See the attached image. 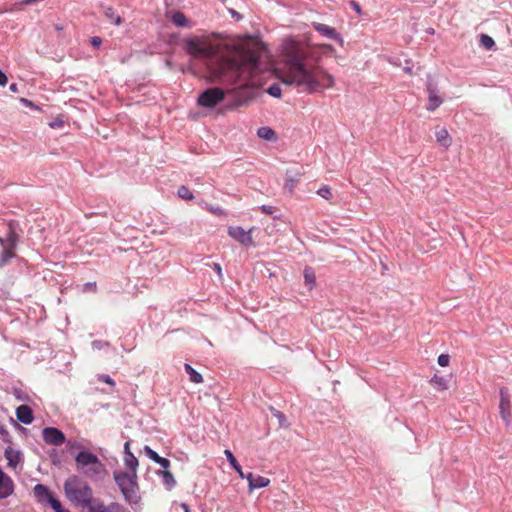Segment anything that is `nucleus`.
Here are the masks:
<instances>
[{"label": "nucleus", "mask_w": 512, "mask_h": 512, "mask_svg": "<svg viewBox=\"0 0 512 512\" xmlns=\"http://www.w3.org/2000/svg\"><path fill=\"white\" fill-rule=\"evenodd\" d=\"M68 512H70V511H68Z\"/></svg>", "instance_id": "4d7b16f0"}, {"label": "nucleus", "mask_w": 512, "mask_h": 512, "mask_svg": "<svg viewBox=\"0 0 512 512\" xmlns=\"http://www.w3.org/2000/svg\"><path fill=\"white\" fill-rule=\"evenodd\" d=\"M6 242L7 241H5V238L0 237V246L2 247V249H5Z\"/></svg>", "instance_id": "3c124183"}, {"label": "nucleus", "mask_w": 512, "mask_h": 512, "mask_svg": "<svg viewBox=\"0 0 512 512\" xmlns=\"http://www.w3.org/2000/svg\"><path fill=\"white\" fill-rule=\"evenodd\" d=\"M21 101H22L23 103H25L26 105H28V106H32V102H30V101H29V100H27V99L22 98V99H21Z\"/></svg>", "instance_id": "864d4df0"}, {"label": "nucleus", "mask_w": 512, "mask_h": 512, "mask_svg": "<svg viewBox=\"0 0 512 512\" xmlns=\"http://www.w3.org/2000/svg\"><path fill=\"white\" fill-rule=\"evenodd\" d=\"M260 209L262 210L263 213L269 215H272L276 211V208L270 205H262Z\"/></svg>", "instance_id": "a19ab883"}, {"label": "nucleus", "mask_w": 512, "mask_h": 512, "mask_svg": "<svg viewBox=\"0 0 512 512\" xmlns=\"http://www.w3.org/2000/svg\"><path fill=\"white\" fill-rule=\"evenodd\" d=\"M257 135L264 139V140H268V141H271V140H275L276 139V134L275 132L270 128V127H267V126H264V127H260L257 131Z\"/></svg>", "instance_id": "5701e85b"}, {"label": "nucleus", "mask_w": 512, "mask_h": 512, "mask_svg": "<svg viewBox=\"0 0 512 512\" xmlns=\"http://www.w3.org/2000/svg\"><path fill=\"white\" fill-rule=\"evenodd\" d=\"M92 347L95 350H101V349H103L105 347H109V343L106 342V341L95 340V341L92 342Z\"/></svg>", "instance_id": "4c0bfd02"}, {"label": "nucleus", "mask_w": 512, "mask_h": 512, "mask_svg": "<svg viewBox=\"0 0 512 512\" xmlns=\"http://www.w3.org/2000/svg\"><path fill=\"white\" fill-rule=\"evenodd\" d=\"M178 196L180 198L184 199V200H191V199H193L192 192L186 186L179 187V189H178Z\"/></svg>", "instance_id": "7c9ffc66"}, {"label": "nucleus", "mask_w": 512, "mask_h": 512, "mask_svg": "<svg viewBox=\"0 0 512 512\" xmlns=\"http://www.w3.org/2000/svg\"><path fill=\"white\" fill-rule=\"evenodd\" d=\"M432 383L435 384L439 389H446L447 388L446 381L443 378L435 376L432 379Z\"/></svg>", "instance_id": "e433bc0d"}, {"label": "nucleus", "mask_w": 512, "mask_h": 512, "mask_svg": "<svg viewBox=\"0 0 512 512\" xmlns=\"http://www.w3.org/2000/svg\"><path fill=\"white\" fill-rule=\"evenodd\" d=\"M244 479L248 480L250 490L264 488L270 484V480L268 478L260 475H254L253 473L246 474Z\"/></svg>", "instance_id": "4468645a"}, {"label": "nucleus", "mask_w": 512, "mask_h": 512, "mask_svg": "<svg viewBox=\"0 0 512 512\" xmlns=\"http://www.w3.org/2000/svg\"><path fill=\"white\" fill-rule=\"evenodd\" d=\"M404 71H405V72H407V73H409V74H411L412 69H411L410 67H408V66H407V67H405V68H404Z\"/></svg>", "instance_id": "5fc2aeb1"}, {"label": "nucleus", "mask_w": 512, "mask_h": 512, "mask_svg": "<svg viewBox=\"0 0 512 512\" xmlns=\"http://www.w3.org/2000/svg\"><path fill=\"white\" fill-rule=\"evenodd\" d=\"M17 419L23 424H31L33 421L32 410L27 405H21L16 410Z\"/></svg>", "instance_id": "dca6fc26"}, {"label": "nucleus", "mask_w": 512, "mask_h": 512, "mask_svg": "<svg viewBox=\"0 0 512 512\" xmlns=\"http://www.w3.org/2000/svg\"><path fill=\"white\" fill-rule=\"evenodd\" d=\"M313 27L322 36H325L335 41L343 42L341 36L337 33V31L334 28L322 23H313Z\"/></svg>", "instance_id": "ddd939ff"}, {"label": "nucleus", "mask_w": 512, "mask_h": 512, "mask_svg": "<svg viewBox=\"0 0 512 512\" xmlns=\"http://www.w3.org/2000/svg\"><path fill=\"white\" fill-rule=\"evenodd\" d=\"M15 257L14 251L10 249H2V253L0 255V268L5 266L12 258Z\"/></svg>", "instance_id": "bb28decb"}, {"label": "nucleus", "mask_w": 512, "mask_h": 512, "mask_svg": "<svg viewBox=\"0 0 512 512\" xmlns=\"http://www.w3.org/2000/svg\"><path fill=\"white\" fill-rule=\"evenodd\" d=\"M75 462L77 469L91 480H102L106 475L105 465L92 452L80 451L75 457Z\"/></svg>", "instance_id": "7ed1b4c3"}, {"label": "nucleus", "mask_w": 512, "mask_h": 512, "mask_svg": "<svg viewBox=\"0 0 512 512\" xmlns=\"http://www.w3.org/2000/svg\"><path fill=\"white\" fill-rule=\"evenodd\" d=\"M69 445H70L71 449H73V448H80L81 447L80 444H78L76 442H74V443L69 442Z\"/></svg>", "instance_id": "603ef678"}, {"label": "nucleus", "mask_w": 512, "mask_h": 512, "mask_svg": "<svg viewBox=\"0 0 512 512\" xmlns=\"http://www.w3.org/2000/svg\"><path fill=\"white\" fill-rule=\"evenodd\" d=\"M14 490L15 484L13 479L0 467V499L10 497L14 493Z\"/></svg>", "instance_id": "f8f14e48"}, {"label": "nucleus", "mask_w": 512, "mask_h": 512, "mask_svg": "<svg viewBox=\"0 0 512 512\" xmlns=\"http://www.w3.org/2000/svg\"><path fill=\"white\" fill-rule=\"evenodd\" d=\"M311 52L310 47L301 43L286 44L283 49V67L277 72L279 80L308 93L332 87L334 78L331 74L317 65L308 64Z\"/></svg>", "instance_id": "f03ea898"}, {"label": "nucleus", "mask_w": 512, "mask_h": 512, "mask_svg": "<svg viewBox=\"0 0 512 512\" xmlns=\"http://www.w3.org/2000/svg\"><path fill=\"white\" fill-rule=\"evenodd\" d=\"M188 54L205 60L211 81L228 85H238L239 99L233 107H240L252 98V92L246 88L252 75L259 66V53L249 43H241L226 55L219 52V45L208 37H190L185 41Z\"/></svg>", "instance_id": "f257e3e1"}, {"label": "nucleus", "mask_w": 512, "mask_h": 512, "mask_svg": "<svg viewBox=\"0 0 512 512\" xmlns=\"http://www.w3.org/2000/svg\"><path fill=\"white\" fill-rule=\"evenodd\" d=\"M125 464L132 471V473H136L138 460L131 452H127V455H125Z\"/></svg>", "instance_id": "a878e982"}, {"label": "nucleus", "mask_w": 512, "mask_h": 512, "mask_svg": "<svg viewBox=\"0 0 512 512\" xmlns=\"http://www.w3.org/2000/svg\"><path fill=\"white\" fill-rule=\"evenodd\" d=\"M114 480L121 490L126 502L137 505L140 502L136 473L119 472L114 474Z\"/></svg>", "instance_id": "39448f33"}, {"label": "nucleus", "mask_w": 512, "mask_h": 512, "mask_svg": "<svg viewBox=\"0 0 512 512\" xmlns=\"http://www.w3.org/2000/svg\"><path fill=\"white\" fill-rule=\"evenodd\" d=\"M171 20L177 27H191L190 21L181 12L173 13Z\"/></svg>", "instance_id": "4be33fe9"}, {"label": "nucleus", "mask_w": 512, "mask_h": 512, "mask_svg": "<svg viewBox=\"0 0 512 512\" xmlns=\"http://www.w3.org/2000/svg\"><path fill=\"white\" fill-rule=\"evenodd\" d=\"M225 98V91L214 87L204 90L198 97V104L205 108H214Z\"/></svg>", "instance_id": "423d86ee"}, {"label": "nucleus", "mask_w": 512, "mask_h": 512, "mask_svg": "<svg viewBox=\"0 0 512 512\" xmlns=\"http://www.w3.org/2000/svg\"><path fill=\"white\" fill-rule=\"evenodd\" d=\"M5 458L8 461V466L15 469L21 462V454L18 451H14L11 448L5 450Z\"/></svg>", "instance_id": "6ab92c4d"}, {"label": "nucleus", "mask_w": 512, "mask_h": 512, "mask_svg": "<svg viewBox=\"0 0 512 512\" xmlns=\"http://www.w3.org/2000/svg\"><path fill=\"white\" fill-rule=\"evenodd\" d=\"M5 241H7L5 248L14 251L15 248H16L17 242H18V235L11 228V226L9 227L8 234H7L6 238H5Z\"/></svg>", "instance_id": "412c9836"}, {"label": "nucleus", "mask_w": 512, "mask_h": 512, "mask_svg": "<svg viewBox=\"0 0 512 512\" xmlns=\"http://www.w3.org/2000/svg\"><path fill=\"white\" fill-rule=\"evenodd\" d=\"M49 504L55 512H62L63 507H62L61 503L56 498L53 497V498L49 499Z\"/></svg>", "instance_id": "f704fd0d"}, {"label": "nucleus", "mask_w": 512, "mask_h": 512, "mask_svg": "<svg viewBox=\"0 0 512 512\" xmlns=\"http://www.w3.org/2000/svg\"><path fill=\"white\" fill-rule=\"evenodd\" d=\"M232 14H233L234 16L239 17V15H238L235 11H232Z\"/></svg>", "instance_id": "6e6d98bb"}, {"label": "nucleus", "mask_w": 512, "mask_h": 512, "mask_svg": "<svg viewBox=\"0 0 512 512\" xmlns=\"http://www.w3.org/2000/svg\"><path fill=\"white\" fill-rule=\"evenodd\" d=\"M435 137L437 143L444 148H448L452 143V139L445 128L437 129L435 132Z\"/></svg>", "instance_id": "a211bd4d"}, {"label": "nucleus", "mask_w": 512, "mask_h": 512, "mask_svg": "<svg viewBox=\"0 0 512 512\" xmlns=\"http://www.w3.org/2000/svg\"><path fill=\"white\" fill-rule=\"evenodd\" d=\"M98 379H99V381L105 382V383H107L109 385H112V386L115 384L114 380L109 375H100L98 377Z\"/></svg>", "instance_id": "79ce46f5"}, {"label": "nucleus", "mask_w": 512, "mask_h": 512, "mask_svg": "<svg viewBox=\"0 0 512 512\" xmlns=\"http://www.w3.org/2000/svg\"><path fill=\"white\" fill-rule=\"evenodd\" d=\"M179 507L182 509V512H190L189 506L186 503H181Z\"/></svg>", "instance_id": "49530a36"}, {"label": "nucleus", "mask_w": 512, "mask_h": 512, "mask_svg": "<svg viewBox=\"0 0 512 512\" xmlns=\"http://www.w3.org/2000/svg\"><path fill=\"white\" fill-rule=\"evenodd\" d=\"M63 125H64V121L59 117L55 118L53 121H51L49 123V126L51 128H62Z\"/></svg>", "instance_id": "ea45409f"}, {"label": "nucleus", "mask_w": 512, "mask_h": 512, "mask_svg": "<svg viewBox=\"0 0 512 512\" xmlns=\"http://www.w3.org/2000/svg\"><path fill=\"white\" fill-rule=\"evenodd\" d=\"M251 232L252 229L246 231L240 226H230L228 228V235L243 245L253 244Z\"/></svg>", "instance_id": "9b49d317"}, {"label": "nucleus", "mask_w": 512, "mask_h": 512, "mask_svg": "<svg viewBox=\"0 0 512 512\" xmlns=\"http://www.w3.org/2000/svg\"><path fill=\"white\" fill-rule=\"evenodd\" d=\"M184 368L192 382L197 383V384L203 382L202 375L200 373H198L192 366H190L189 364H185Z\"/></svg>", "instance_id": "393cba45"}, {"label": "nucleus", "mask_w": 512, "mask_h": 512, "mask_svg": "<svg viewBox=\"0 0 512 512\" xmlns=\"http://www.w3.org/2000/svg\"><path fill=\"white\" fill-rule=\"evenodd\" d=\"M104 15L111 20L115 25H120L122 23V19L119 15H116L114 10L111 7H106L104 9Z\"/></svg>", "instance_id": "cd10ccee"}, {"label": "nucleus", "mask_w": 512, "mask_h": 512, "mask_svg": "<svg viewBox=\"0 0 512 512\" xmlns=\"http://www.w3.org/2000/svg\"><path fill=\"white\" fill-rule=\"evenodd\" d=\"M144 452L147 457L159 464L162 468L167 469L170 466V461L168 459L159 456L149 446L144 447Z\"/></svg>", "instance_id": "f3484780"}, {"label": "nucleus", "mask_w": 512, "mask_h": 512, "mask_svg": "<svg viewBox=\"0 0 512 512\" xmlns=\"http://www.w3.org/2000/svg\"><path fill=\"white\" fill-rule=\"evenodd\" d=\"M224 454H225V456L227 458V461L232 466V468L238 473L239 477L244 479L246 474L243 472L241 466L237 462V460L234 457L233 453L230 450H225Z\"/></svg>", "instance_id": "aec40b11"}, {"label": "nucleus", "mask_w": 512, "mask_h": 512, "mask_svg": "<svg viewBox=\"0 0 512 512\" xmlns=\"http://www.w3.org/2000/svg\"><path fill=\"white\" fill-rule=\"evenodd\" d=\"M214 269L216 270V272L218 273V275H221L222 269H221L220 264L215 263V264H214Z\"/></svg>", "instance_id": "09e8293b"}, {"label": "nucleus", "mask_w": 512, "mask_h": 512, "mask_svg": "<svg viewBox=\"0 0 512 512\" xmlns=\"http://www.w3.org/2000/svg\"><path fill=\"white\" fill-rule=\"evenodd\" d=\"M35 498L40 503H49V499L53 498L50 494L49 489L43 484H37L33 488Z\"/></svg>", "instance_id": "2eb2a0df"}, {"label": "nucleus", "mask_w": 512, "mask_h": 512, "mask_svg": "<svg viewBox=\"0 0 512 512\" xmlns=\"http://www.w3.org/2000/svg\"><path fill=\"white\" fill-rule=\"evenodd\" d=\"M304 280L309 290H311L314 287L316 281L315 272L311 267H306L304 269Z\"/></svg>", "instance_id": "b1692460"}, {"label": "nucleus", "mask_w": 512, "mask_h": 512, "mask_svg": "<svg viewBox=\"0 0 512 512\" xmlns=\"http://www.w3.org/2000/svg\"><path fill=\"white\" fill-rule=\"evenodd\" d=\"M350 5L352 6V8L358 13V14H361V7L360 5L355 2V1H351L350 2Z\"/></svg>", "instance_id": "a18cd8bd"}, {"label": "nucleus", "mask_w": 512, "mask_h": 512, "mask_svg": "<svg viewBox=\"0 0 512 512\" xmlns=\"http://www.w3.org/2000/svg\"><path fill=\"white\" fill-rule=\"evenodd\" d=\"M163 482L168 488H172L176 484L173 475L169 471L163 472Z\"/></svg>", "instance_id": "473e14b6"}, {"label": "nucleus", "mask_w": 512, "mask_h": 512, "mask_svg": "<svg viewBox=\"0 0 512 512\" xmlns=\"http://www.w3.org/2000/svg\"><path fill=\"white\" fill-rule=\"evenodd\" d=\"M317 194L327 200L331 199L332 197L331 188L327 185H323L322 187H320L317 190Z\"/></svg>", "instance_id": "2f4dec72"}, {"label": "nucleus", "mask_w": 512, "mask_h": 512, "mask_svg": "<svg viewBox=\"0 0 512 512\" xmlns=\"http://www.w3.org/2000/svg\"><path fill=\"white\" fill-rule=\"evenodd\" d=\"M206 209L211 212L212 214H215L217 216H225V212L223 209H221L220 207H214L212 205H206Z\"/></svg>", "instance_id": "c9c22d12"}, {"label": "nucleus", "mask_w": 512, "mask_h": 512, "mask_svg": "<svg viewBox=\"0 0 512 512\" xmlns=\"http://www.w3.org/2000/svg\"><path fill=\"white\" fill-rule=\"evenodd\" d=\"M427 92L428 105L426 108L429 111H434L443 103V99L440 97L437 84L432 77L427 79Z\"/></svg>", "instance_id": "1a4fd4ad"}, {"label": "nucleus", "mask_w": 512, "mask_h": 512, "mask_svg": "<svg viewBox=\"0 0 512 512\" xmlns=\"http://www.w3.org/2000/svg\"><path fill=\"white\" fill-rule=\"evenodd\" d=\"M449 355L447 354H441L439 357H438V364L442 367H445V366H448L449 364Z\"/></svg>", "instance_id": "58836bf2"}, {"label": "nucleus", "mask_w": 512, "mask_h": 512, "mask_svg": "<svg viewBox=\"0 0 512 512\" xmlns=\"http://www.w3.org/2000/svg\"><path fill=\"white\" fill-rule=\"evenodd\" d=\"M299 172L293 173L292 171H288L286 174V186L289 187L290 190L293 189L295 182L298 180Z\"/></svg>", "instance_id": "c85d7f7f"}, {"label": "nucleus", "mask_w": 512, "mask_h": 512, "mask_svg": "<svg viewBox=\"0 0 512 512\" xmlns=\"http://www.w3.org/2000/svg\"><path fill=\"white\" fill-rule=\"evenodd\" d=\"M64 491L70 501L82 504L85 509L94 499L91 487L76 476L65 481Z\"/></svg>", "instance_id": "20e7f679"}, {"label": "nucleus", "mask_w": 512, "mask_h": 512, "mask_svg": "<svg viewBox=\"0 0 512 512\" xmlns=\"http://www.w3.org/2000/svg\"><path fill=\"white\" fill-rule=\"evenodd\" d=\"M499 413L506 427L511 424V395L505 387L500 389Z\"/></svg>", "instance_id": "0eeeda50"}, {"label": "nucleus", "mask_w": 512, "mask_h": 512, "mask_svg": "<svg viewBox=\"0 0 512 512\" xmlns=\"http://www.w3.org/2000/svg\"><path fill=\"white\" fill-rule=\"evenodd\" d=\"M9 90L11 92H14V93H17L18 92V86L16 83H12L10 86H9Z\"/></svg>", "instance_id": "de8ad7c7"}, {"label": "nucleus", "mask_w": 512, "mask_h": 512, "mask_svg": "<svg viewBox=\"0 0 512 512\" xmlns=\"http://www.w3.org/2000/svg\"><path fill=\"white\" fill-rule=\"evenodd\" d=\"M480 43L487 50L492 49V47L495 45L494 40L486 34H482L480 36Z\"/></svg>", "instance_id": "c756f323"}, {"label": "nucleus", "mask_w": 512, "mask_h": 512, "mask_svg": "<svg viewBox=\"0 0 512 512\" xmlns=\"http://www.w3.org/2000/svg\"><path fill=\"white\" fill-rule=\"evenodd\" d=\"M129 447H130V442L129 441L125 442V444H124L125 455H127V452H130Z\"/></svg>", "instance_id": "8fccbe9b"}, {"label": "nucleus", "mask_w": 512, "mask_h": 512, "mask_svg": "<svg viewBox=\"0 0 512 512\" xmlns=\"http://www.w3.org/2000/svg\"><path fill=\"white\" fill-rule=\"evenodd\" d=\"M87 512H130L127 508L117 502L105 505L101 499L94 498L86 508Z\"/></svg>", "instance_id": "6e6552de"}, {"label": "nucleus", "mask_w": 512, "mask_h": 512, "mask_svg": "<svg viewBox=\"0 0 512 512\" xmlns=\"http://www.w3.org/2000/svg\"><path fill=\"white\" fill-rule=\"evenodd\" d=\"M267 92H268L271 96L276 97V98H279V97L281 96V88H280V86H279V85H277V84H273V85H271V86L268 88Z\"/></svg>", "instance_id": "72a5a7b5"}, {"label": "nucleus", "mask_w": 512, "mask_h": 512, "mask_svg": "<svg viewBox=\"0 0 512 512\" xmlns=\"http://www.w3.org/2000/svg\"><path fill=\"white\" fill-rule=\"evenodd\" d=\"M44 441L49 445H62L66 438L64 433L55 427H46L42 431Z\"/></svg>", "instance_id": "9d476101"}, {"label": "nucleus", "mask_w": 512, "mask_h": 512, "mask_svg": "<svg viewBox=\"0 0 512 512\" xmlns=\"http://www.w3.org/2000/svg\"><path fill=\"white\" fill-rule=\"evenodd\" d=\"M90 42L93 47L98 48L102 43V39L100 37L95 36L91 38Z\"/></svg>", "instance_id": "37998d69"}, {"label": "nucleus", "mask_w": 512, "mask_h": 512, "mask_svg": "<svg viewBox=\"0 0 512 512\" xmlns=\"http://www.w3.org/2000/svg\"><path fill=\"white\" fill-rule=\"evenodd\" d=\"M8 82L7 76L4 74V72L0 69V86H5Z\"/></svg>", "instance_id": "c03bdc74"}]
</instances>
